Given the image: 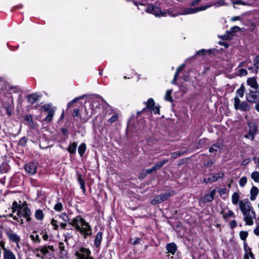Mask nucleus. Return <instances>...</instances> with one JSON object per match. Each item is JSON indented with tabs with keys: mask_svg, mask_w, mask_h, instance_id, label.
<instances>
[{
	"mask_svg": "<svg viewBox=\"0 0 259 259\" xmlns=\"http://www.w3.org/2000/svg\"><path fill=\"white\" fill-rule=\"evenodd\" d=\"M60 217L65 222H69V224L74 227L76 230L84 235V238H86L88 236H91L92 235L90 226L81 217L77 216L75 218H73L70 222H69L70 220L68 216L65 213H62L60 215Z\"/></svg>",
	"mask_w": 259,
	"mask_h": 259,
	"instance_id": "f257e3e1",
	"label": "nucleus"
},
{
	"mask_svg": "<svg viewBox=\"0 0 259 259\" xmlns=\"http://www.w3.org/2000/svg\"><path fill=\"white\" fill-rule=\"evenodd\" d=\"M13 212L17 211V214L20 218L24 217L26 220L29 222L31 220L30 215L31 212L30 208L26 206H18L16 201H14L12 205Z\"/></svg>",
	"mask_w": 259,
	"mask_h": 259,
	"instance_id": "f03ea898",
	"label": "nucleus"
},
{
	"mask_svg": "<svg viewBox=\"0 0 259 259\" xmlns=\"http://www.w3.org/2000/svg\"><path fill=\"white\" fill-rule=\"evenodd\" d=\"M234 106L236 110H241L243 111H249L250 109V106L246 102H241L238 96H236L234 99Z\"/></svg>",
	"mask_w": 259,
	"mask_h": 259,
	"instance_id": "7ed1b4c3",
	"label": "nucleus"
},
{
	"mask_svg": "<svg viewBox=\"0 0 259 259\" xmlns=\"http://www.w3.org/2000/svg\"><path fill=\"white\" fill-rule=\"evenodd\" d=\"M174 194V192L173 191L161 194L159 195L156 196L151 201V203L153 205L160 203L167 200Z\"/></svg>",
	"mask_w": 259,
	"mask_h": 259,
	"instance_id": "20e7f679",
	"label": "nucleus"
},
{
	"mask_svg": "<svg viewBox=\"0 0 259 259\" xmlns=\"http://www.w3.org/2000/svg\"><path fill=\"white\" fill-rule=\"evenodd\" d=\"M242 213L244 215L243 220L244 221L245 224L248 226L252 225L253 224V220L256 218V214L253 210V208Z\"/></svg>",
	"mask_w": 259,
	"mask_h": 259,
	"instance_id": "39448f33",
	"label": "nucleus"
},
{
	"mask_svg": "<svg viewBox=\"0 0 259 259\" xmlns=\"http://www.w3.org/2000/svg\"><path fill=\"white\" fill-rule=\"evenodd\" d=\"M4 232L10 241L16 243H19L20 241V237L14 233L10 227H6L4 228Z\"/></svg>",
	"mask_w": 259,
	"mask_h": 259,
	"instance_id": "423d86ee",
	"label": "nucleus"
},
{
	"mask_svg": "<svg viewBox=\"0 0 259 259\" xmlns=\"http://www.w3.org/2000/svg\"><path fill=\"white\" fill-rule=\"evenodd\" d=\"M145 11L149 13L152 14L154 15L155 16H162L164 17L166 16V13L163 12L158 7L154 6L153 5H149Z\"/></svg>",
	"mask_w": 259,
	"mask_h": 259,
	"instance_id": "0eeeda50",
	"label": "nucleus"
},
{
	"mask_svg": "<svg viewBox=\"0 0 259 259\" xmlns=\"http://www.w3.org/2000/svg\"><path fill=\"white\" fill-rule=\"evenodd\" d=\"M89 249L81 247L78 251L75 252V255L76 256V259H89L91 257Z\"/></svg>",
	"mask_w": 259,
	"mask_h": 259,
	"instance_id": "6e6552de",
	"label": "nucleus"
},
{
	"mask_svg": "<svg viewBox=\"0 0 259 259\" xmlns=\"http://www.w3.org/2000/svg\"><path fill=\"white\" fill-rule=\"evenodd\" d=\"M224 176V174L222 171L217 174H210L207 178H204L203 181L206 183L214 182L223 178Z\"/></svg>",
	"mask_w": 259,
	"mask_h": 259,
	"instance_id": "1a4fd4ad",
	"label": "nucleus"
},
{
	"mask_svg": "<svg viewBox=\"0 0 259 259\" xmlns=\"http://www.w3.org/2000/svg\"><path fill=\"white\" fill-rule=\"evenodd\" d=\"M0 246L4 251V259H16V256L14 253L11 250L5 247L4 242L0 243Z\"/></svg>",
	"mask_w": 259,
	"mask_h": 259,
	"instance_id": "9d476101",
	"label": "nucleus"
},
{
	"mask_svg": "<svg viewBox=\"0 0 259 259\" xmlns=\"http://www.w3.org/2000/svg\"><path fill=\"white\" fill-rule=\"evenodd\" d=\"M239 208L242 213L253 209L250 202L247 199L239 201Z\"/></svg>",
	"mask_w": 259,
	"mask_h": 259,
	"instance_id": "9b49d317",
	"label": "nucleus"
},
{
	"mask_svg": "<svg viewBox=\"0 0 259 259\" xmlns=\"http://www.w3.org/2000/svg\"><path fill=\"white\" fill-rule=\"evenodd\" d=\"M216 193V189H214L211 191L210 193L206 194L204 196H202L200 198V200L203 203H205L207 202H210L212 201L214 199V196Z\"/></svg>",
	"mask_w": 259,
	"mask_h": 259,
	"instance_id": "f8f14e48",
	"label": "nucleus"
},
{
	"mask_svg": "<svg viewBox=\"0 0 259 259\" xmlns=\"http://www.w3.org/2000/svg\"><path fill=\"white\" fill-rule=\"evenodd\" d=\"M240 30V28L235 26L231 27L230 31H227L226 33L222 36L223 39L229 40L232 37V33Z\"/></svg>",
	"mask_w": 259,
	"mask_h": 259,
	"instance_id": "ddd939ff",
	"label": "nucleus"
},
{
	"mask_svg": "<svg viewBox=\"0 0 259 259\" xmlns=\"http://www.w3.org/2000/svg\"><path fill=\"white\" fill-rule=\"evenodd\" d=\"M25 169L27 173L32 175L36 171V166L34 163L29 162L26 165Z\"/></svg>",
	"mask_w": 259,
	"mask_h": 259,
	"instance_id": "4468645a",
	"label": "nucleus"
},
{
	"mask_svg": "<svg viewBox=\"0 0 259 259\" xmlns=\"http://www.w3.org/2000/svg\"><path fill=\"white\" fill-rule=\"evenodd\" d=\"M255 93V92L250 91L249 94L246 95V100L251 103H255L257 99V96Z\"/></svg>",
	"mask_w": 259,
	"mask_h": 259,
	"instance_id": "2eb2a0df",
	"label": "nucleus"
},
{
	"mask_svg": "<svg viewBox=\"0 0 259 259\" xmlns=\"http://www.w3.org/2000/svg\"><path fill=\"white\" fill-rule=\"evenodd\" d=\"M247 83L248 85L255 90L258 88V85L255 77L248 78L247 80Z\"/></svg>",
	"mask_w": 259,
	"mask_h": 259,
	"instance_id": "dca6fc26",
	"label": "nucleus"
},
{
	"mask_svg": "<svg viewBox=\"0 0 259 259\" xmlns=\"http://www.w3.org/2000/svg\"><path fill=\"white\" fill-rule=\"evenodd\" d=\"M259 190L255 186H253L250 191V199L251 201H254L258 194Z\"/></svg>",
	"mask_w": 259,
	"mask_h": 259,
	"instance_id": "f3484780",
	"label": "nucleus"
},
{
	"mask_svg": "<svg viewBox=\"0 0 259 259\" xmlns=\"http://www.w3.org/2000/svg\"><path fill=\"white\" fill-rule=\"evenodd\" d=\"M168 162V160L167 159H164L161 161L157 162L152 166L153 169H154V171H156Z\"/></svg>",
	"mask_w": 259,
	"mask_h": 259,
	"instance_id": "a211bd4d",
	"label": "nucleus"
},
{
	"mask_svg": "<svg viewBox=\"0 0 259 259\" xmlns=\"http://www.w3.org/2000/svg\"><path fill=\"white\" fill-rule=\"evenodd\" d=\"M166 249L168 252L174 254L177 250V245L175 243H170L166 245Z\"/></svg>",
	"mask_w": 259,
	"mask_h": 259,
	"instance_id": "6ab92c4d",
	"label": "nucleus"
},
{
	"mask_svg": "<svg viewBox=\"0 0 259 259\" xmlns=\"http://www.w3.org/2000/svg\"><path fill=\"white\" fill-rule=\"evenodd\" d=\"M249 132L250 133L256 135L257 132V127L254 122H248Z\"/></svg>",
	"mask_w": 259,
	"mask_h": 259,
	"instance_id": "aec40b11",
	"label": "nucleus"
},
{
	"mask_svg": "<svg viewBox=\"0 0 259 259\" xmlns=\"http://www.w3.org/2000/svg\"><path fill=\"white\" fill-rule=\"evenodd\" d=\"M100 105V102L98 99H94L93 100L92 103V114H95L97 112V109L98 108V106Z\"/></svg>",
	"mask_w": 259,
	"mask_h": 259,
	"instance_id": "412c9836",
	"label": "nucleus"
},
{
	"mask_svg": "<svg viewBox=\"0 0 259 259\" xmlns=\"http://www.w3.org/2000/svg\"><path fill=\"white\" fill-rule=\"evenodd\" d=\"M39 96L36 94H30L27 96L28 102L30 104H33L38 100Z\"/></svg>",
	"mask_w": 259,
	"mask_h": 259,
	"instance_id": "4be33fe9",
	"label": "nucleus"
},
{
	"mask_svg": "<svg viewBox=\"0 0 259 259\" xmlns=\"http://www.w3.org/2000/svg\"><path fill=\"white\" fill-rule=\"evenodd\" d=\"M221 213L223 214V218L225 219H228L229 218H235V215L233 211L231 210H228L227 211L225 212L222 211Z\"/></svg>",
	"mask_w": 259,
	"mask_h": 259,
	"instance_id": "5701e85b",
	"label": "nucleus"
},
{
	"mask_svg": "<svg viewBox=\"0 0 259 259\" xmlns=\"http://www.w3.org/2000/svg\"><path fill=\"white\" fill-rule=\"evenodd\" d=\"M77 144L75 142H73L72 144H70L67 150L69 153L70 154H74L76 152V150L77 148Z\"/></svg>",
	"mask_w": 259,
	"mask_h": 259,
	"instance_id": "b1692460",
	"label": "nucleus"
},
{
	"mask_svg": "<svg viewBox=\"0 0 259 259\" xmlns=\"http://www.w3.org/2000/svg\"><path fill=\"white\" fill-rule=\"evenodd\" d=\"M102 239V235L101 232H99L96 235L95 239V244L96 247H99L100 245Z\"/></svg>",
	"mask_w": 259,
	"mask_h": 259,
	"instance_id": "393cba45",
	"label": "nucleus"
},
{
	"mask_svg": "<svg viewBox=\"0 0 259 259\" xmlns=\"http://www.w3.org/2000/svg\"><path fill=\"white\" fill-rule=\"evenodd\" d=\"M197 13L196 8H187L184 9L182 13L180 14L181 15H187L191 14Z\"/></svg>",
	"mask_w": 259,
	"mask_h": 259,
	"instance_id": "a878e982",
	"label": "nucleus"
},
{
	"mask_svg": "<svg viewBox=\"0 0 259 259\" xmlns=\"http://www.w3.org/2000/svg\"><path fill=\"white\" fill-rule=\"evenodd\" d=\"M253 65L254 66V73L257 74L259 69V55L255 57L253 60Z\"/></svg>",
	"mask_w": 259,
	"mask_h": 259,
	"instance_id": "bb28decb",
	"label": "nucleus"
},
{
	"mask_svg": "<svg viewBox=\"0 0 259 259\" xmlns=\"http://www.w3.org/2000/svg\"><path fill=\"white\" fill-rule=\"evenodd\" d=\"M4 107L6 109L7 113L9 115H11L12 113V111L13 109V105L12 103H5L4 105Z\"/></svg>",
	"mask_w": 259,
	"mask_h": 259,
	"instance_id": "cd10ccee",
	"label": "nucleus"
},
{
	"mask_svg": "<svg viewBox=\"0 0 259 259\" xmlns=\"http://www.w3.org/2000/svg\"><path fill=\"white\" fill-rule=\"evenodd\" d=\"M54 250L53 246H45L41 249H39L40 251L43 255H46L49 253V250Z\"/></svg>",
	"mask_w": 259,
	"mask_h": 259,
	"instance_id": "c85d7f7f",
	"label": "nucleus"
},
{
	"mask_svg": "<svg viewBox=\"0 0 259 259\" xmlns=\"http://www.w3.org/2000/svg\"><path fill=\"white\" fill-rule=\"evenodd\" d=\"M77 180L80 184V188L83 191H85V183L83 180L81 178L80 174L77 172Z\"/></svg>",
	"mask_w": 259,
	"mask_h": 259,
	"instance_id": "c756f323",
	"label": "nucleus"
},
{
	"mask_svg": "<svg viewBox=\"0 0 259 259\" xmlns=\"http://www.w3.org/2000/svg\"><path fill=\"white\" fill-rule=\"evenodd\" d=\"M35 217L37 220H42L44 217L42 211L40 209L36 210L35 213Z\"/></svg>",
	"mask_w": 259,
	"mask_h": 259,
	"instance_id": "7c9ffc66",
	"label": "nucleus"
},
{
	"mask_svg": "<svg viewBox=\"0 0 259 259\" xmlns=\"http://www.w3.org/2000/svg\"><path fill=\"white\" fill-rule=\"evenodd\" d=\"M86 150V145L84 143H81L78 147V152L79 154L82 156Z\"/></svg>",
	"mask_w": 259,
	"mask_h": 259,
	"instance_id": "2f4dec72",
	"label": "nucleus"
},
{
	"mask_svg": "<svg viewBox=\"0 0 259 259\" xmlns=\"http://www.w3.org/2000/svg\"><path fill=\"white\" fill-rule=\"evenodd\" d=\"M245 90L244 85L243 84H241L240 88L236 91V94L240 98H242L244 96Z\"/></svg>",
	"mask_w": 259,
	"mask_h": 259,
	"instance_id": "473e14b6",
	"label": "nucleus"
},
{
	"mask_svg": "<svg viewBox=\"0 0 259 259\" xmlns=\"http://www.w3.org/2000/svg\"><path fill=\"white\" fill-rule=\"evenodd\" d=\"M239 200V195L237 192H235L232 196V202L233 204H237Z\"/></svg>",
	"mask_w": 259,
	"mask_h": 259,
	"instance_id": "72a5a7b5",
	"label": "nucleus"
},
{
	"mask_svg": "<svg viewBox=\"0 0 259 259\" xmlns=\"http://www.w3.org/2000/svg\"><path fill=\"white\" fill-rule=\"evenodd\" d=\"M172 92V90H168L166 91V92L165 93V95L164 96V99L165 100H166L167 101L171 102H172L173 99L171 96Z\"/></svg>",
	"mask_w": 259,
	"mask_h": 259,
	"instance_id": "f704fd0d",
	"label": "nucleus"
},
{
	"mask_svg": "<svg viewBox=\"0 0 259 259\" xmlns=\"http://www.w3.org/2000/svg\"><path fill=\"white\" fill-rule=\"evenodd\" d=\"M251 178L256 183H259V172L253 171L250 175Z\"/></svg>",
	"mask_w": 259,
	"mask_h": 259,
	"instance_id": "c9c22d12",
	"label": "nucleus"
},
{
	"mask_svg": "<svg viewBox=\"0 0 259 259\" xmlns=\"http://www.w3.org/2000/svg\"><path fill=\"white\" fill-rule=\"evenodd\" d=\"M154 105L155 102L154 100L152 98H150L147 102V108L151 110L154 106Z\"/></svg>",
	"mask_w": 259,
	"mask_h": 259,
	"instance_id": "e433bc0d",
	"label": "nucleus"
},
{
	"mask_svg": "<svg viewBox=\"0 0 259 259\" xmlns=\"http://www.w3.org/2000/svg\"><path fill=\"white\" fill-rule=\"evenodd\" d=\"M222 145L221 144H214L209 149V151L211 153L213 151H217L218 149L221 148Z\"/></svg>",
	"mask_w": 259,
	"mask_h": 259,
	"instance_id": "4c0bfd02",
	"label": "nucleus"
},
{
	"mask_svg": "<svg viewBox=\"0 0 259 259\" xmlns=\"http://www.w3.org/2000/svg\"><path fill=\"white\" fill-rule=\"evenodd\" d=\"M212 6H214L215 7H220V6H226L227 5L226 3L223 0H220V1H219L212 4Z\"/></svg>",
	"mask_w": 259,
	"mask_h": 259,
	"instance_id": "58836bf2",
	"label": "nucleus"
},
{
	"mask_svg": "<svg viewBox=\"0 0 259 259\" xmlns=\"http://www.w3.org/2000/svg\"><path fill=\"white\" fill-rule=\"evenodd\" d=\"M118 117L117 114H114L107 120V122L112 124L118 119Z\"/></svg>",
	"mask_w": 259,
	"mask_h": 259,
	"instance_id": "ea45409f",
	"label": "nucleus"
},
{
	"mask_svg": "<svg viewBox=\"0 0 259 259\" xmlns=\"http://www.w3.org/2000/svg\"><path fill=\"white\" fill-rule=\"evenodd\" d=\"M239 236L241 240L244 241L246 240L248 236V232L247 231H240L239 233Z\"/></svg>",
	"mask_w": 259,
	"mask_h": 259,
	"instance_id": "a19ab883",
	"label": "nucleus"
},
{
	"mask_svg": "<svg viewBox=\"0 0 259 259\" xmlns=\"http://www.w3.org/2000/svg\"><path fill=\"white\" fill-rule=\"evenodd\" d=\"M211 6H212V5L209 4V5H207L205 6H201L200 7L196 8L197 12H198L199 11H205V10L211 7Z\"/></svg>",
	"mask_w": 259,
	"mask_h": 259,
	"instance_id": "79ce46f5",
	"label": "nucleus"
},
{
	"mask_svg": "<svg viewBox=\"0 0 259 259\" xmlns=\"http://www.w3.org/2000/svg\"><path fill=\"white\" fill-rule=\"evenodd\" d=\"M247 182V178L245 177H242L239 180V185L241 187H244Z\"/></svg>",
	"mask_w": 259,
	"mask_h": 259,
	"instance_id": "37998d69",
	"label": "nucleus"
},
{
	"mask_svg": "<svg viewBox=\"0 0 259 259\" xmlns=\"http://www.w3.org/2000/svg\"><path fill=\"white\" fill-rule=\"evenodd\" d=\"M63 209V205L59 202L54 206V209L57 211H61Z\"/></svg>",
	"mask_w": 259,
	"mask_h": 259,
	"instance_id": "c03bdc74",
	"label": "nucleus"
},
{
	"mask_svg": "<svg viewBox=\"0 0 259 259\" xmlns=\"http://www.w3.org/2000/svg\"><path fill=\"white\" fill-rule=\"evenodd\" d=\"M25 120L28 122L29 125H32V124H33L32 118L31 115H27L26 116H25Z\"/></svg>",
	"mask_w": 259,
	"mask_h": 259,
	"instance_id": "a18cd8bd",
	"label": "nucleus"
},
{
	"mask_svg": "<svg viewBox=\"0 0 259 259\" xmlns=\"http://www.w3.org/2000/svg\"><path fill=\"white\" fill-rule=\"evenodd\" d=\"M30 238L32 240L35 242H40V239L39 238V236L38 235H31Z\"/></svg>",
	"mask_w": 259,
	"mask_h": 259,
	"instance_id": "49530a36",
	"label": "nucleus"
},
{
	"mask_svg": "<svg viewBox=\"0 0 259 259\" xmlns=\"http://www.w3.org/2000/svg\"><path fill=\"white\" fill-rule=\"evenodd\" d=\"M185 67V64H183L181 65L180 66H179L177 68L176 73L178 74L179 75V74L181 72V71L184 69Z\"/></svg>",
	"mask_w": 259,
	"mask_h": 259,
	"instance_id": "de8ad7c7",
	"label": "nucleus"
},
{
	"mask_svg": "<svg viewBox=\"0 0 259 259\" xmlns=\"http://www.w3.org/2000/svg\"><path fill=\"white\" fill-rule=\"evenodd\" d=\"M247 74H248L247 71L245 69H240L239 70V75L240 76H246L247 75Z\"/></svg>",
	"mask_w": 259,
	"mask_h": 259,
	"instance_id": "09e8293b",
	"label": "nucleus"
},
{
	"mask_svg": "<svg viewBox=\"0 0 259 259\" xmlns=\"http://www.w3.org/2000/svg\"><path fill=\"white\" fill-rule=\"evenodd\" d=\"M233 5H244V6L251 5L250 4H247L243 1H240V0L233 2Z\"/></svg>",
	"mask_w": 259,
	"mask_h": 259,
	"instance_id": "8fccbe9b",
	"label": "nucleus"
},
{
	"mask_svg": "<svg viewBox=\"0 0 259 259\" xmlns=\"http://www.w3.org/2000/svg\"><path fill=\"white\" fill-rule=\"evenodd\" d=\"M53 116V113L51 112H50L49 113L48 116L45 118V120L46 122H50L52 119Z\"/></svg>",
	"mask_w": 259,
	"mask_h": 259,
	"instance_id": "3c124183",
	"label": "nucleus"
},
{
	"mask_svg": "<svg viewBox=\"0 0 259 259\" xmlns=\"http://www.w3.org/2000/svg\"><path fill=\"white\" fill-rule=\"evenodd\" d=\"M255 136V135H254L253 134L248 132V134L247 135H246L245 136V137L246 138L249 139L251 140V141H252L254 140Z\"/></svg>",
	"mask_w": 259,
	"mask_h": 259,
	"instance_id": "603ef678",
	"label": "nucleus"
},
{
	"mask_svg": "<svg viewBox=\"0 0 259 259\" xmlns=\"http://www.w3.org/2000/svg\"><path fill=\"white\" fill-rule=\"evenodd\" d=\"M151 110H152L155 114H159L160 113L159 107L158 106L153 107Z\"/></svg>",
	"mask_w": 259,
	"mask_h": 259,
	"instance_id": "864d4df0",
	"label": "nucleus"
},
{
	"mask_svg": "<svg viewBox=\"0 0 259 259\" xmlns=\"http://www.w3.org/2000/svg\"><path fill=\"white\" fill-rule=\"evenodd\" d=\"M57 221L55 219H53L51 220V224L54 226V229L57 230L58 228V226L57 224Z\"/></svg>",
	"mask_w": 259,
	"mask_h": 259,
	"instance_id": "5fc2aeb1",
	"label": "nucleus"
},
{
	"mask_svg": "<svg viewBox=\"0 0 259 259\" xmlns=\"http://www.w3.org/2000/svg\"><path fill=\"white\" fill-rule=\"evenodd\" d=\"M26 142H27L26 138L25 137H23V138H22L20 140V141L19 142V145L23 146L26 143Z\"/></svg>",
	"mask_w": 259,
	"mask_h": 259,
	"instance_id": "6e6d98bb",
	"label": "nucleus"
},
{
	"mask_svg": "<svg viewBox=\"0 0 259 259\" xmlns=\"http://www.w3.org/2000/svg\"><path fill=\"white\" fill-rule=\"evenodd\" d=\"M181 153L179 152H173L171 154V157L172 158H176L181 155Z\"/></svg>",
	"mask_w": 259,
	"mask_h": 259,
	"instance_id": "4d7b16f0",
	"label": "nucleus"
},
{
	"mask_svg": "<svg viewBox=\"0 0 259 259\" xmlns=\"http://www.w3.org/2000/svg\"><path fill=\"white\" fill-rule=\"evenodd\" d=\"M254 234L257 236H259V225H257L253 230Z\"/></svg>",
	"mask_w": 259,
	"mask_h": 259,
	"instance_id": "13d9d810",
	"label": "nucleus"
},
{
	"mask_svg": "<svg viewBox=\"0 0 259 259\" xmlns=\"http://www.w3.org/2000/svg\"><path fill=\"white\" fill-rule=\"evenodd\" d=\"M218 192L220 193V194L221 195H224L226 193L227 190L225 188H222V189L220 188L218 189Z\"/></svg>",
	"mask_w": 259,
	"mask_h": 259,
	"instance_id": "bf43d9fd",
	"label": "nucleus"
},
{
	"mask_svg": "<svg viewBox=\"0 0 259 259\" xmlns=\"http://www.w3.org/2000/svg\"><path fill=\"white\" fill-rule=\"evenodd\" d=\"M205 52H206V50H204V49H202L200 51H199L198 52H197L196 53V55H199V56H201V55H204L205 53Z\"/></svg>",
	"mask_w": 259,
	"mask_h": 259,
	"instance_id": "052dcab7",
	"label": "nucleus"
},
{
	"mask_svg": "<svg viewBox=\"0 0 259 259\" xmlns=\"http://www.w3.org/2000/svg\"><path fill=\"white\" fill-rule=\"evenodd\" d=\"M236 225H237V223H236V221H235V220L232 221L230 224V227L231 228H235L236 226Z\"/></svg>",
	"mask_w": 259,
	"mask_h": 259,
	"instance_id": "680f3d73",
	"label": "nucleus"
},
{
	"mask_svg": "<svg viewBox=\"0 0 259 259\" xmlns=\"http://www.w3.org/2000/svg\"><path fill=\"white\" fill-rule=\"evenodd\" d=\"M202 0H195L194 1H193L191 4V6H196V5H198L199 4V3Z\"/></svg>",
	"mask_w": 259,
	"mask_h": 259,
	"instance_id": "e2e57ef3",
	"label": "nucleus"
},
{
	"mask_svg": "<svg viewBox=\"0 0 259 259\" xmlns=\"http://www.w3.org/2000/svg\"><path fill=\"white\" fill-rule=\"evenodd\" d=\"M178 76H179V74H176L175 73V74L174 75V77L172 80L171 81V83L176 84V81L177 80V79L178 78Z\"/></svg>",
	"mask_w": 259,
	"mask_h": 259,
	"instance_id": "0e129e2a",
	"label": "nucleus"
},
{
	"mask_svg": "<svg viewBox=\"0 0 259 259\" xmlns=\"http://www.w3.org/2000/svg\"><path fill=\"white\" fill-rule=\"evenodd\" d=\"M79 110L78 109H76L74 110L73 113V116L74 117H76L79 115Z\"/></svg>",
	"mask_w": 259,
	"mask_h": 259,
	"instance_id": "69168bd1",
	"label": "nucleus"
},
{
	"mask_svg": "<svg viewBox=\"0 0 259 259\" xmlns=\"http://www.w3.org/2000/svg\"><path fill=\"white\" fill-rule=\"evenodd\" d=\"M140 241H141V238H137L132 242V244L134 245H136L137 244H139L140 242Z\"/></svg>",
	"mask_w": 259,
	"mask_h": 259,
	"instance_id": "338daca9",
	"label": "nucleus"
},
{
	"mask_svg": "<svg viewBox=\"0 0 259 259\" xmlns=\"http://www.w3.org/2000/svg\"><path fill=\"white\" fill-rule=\"evenodd\" d=\"M155 171L153 167H152L151 168L147 169L145 170V172L146 174H150L152 172Z\"/></svg>",
	"mask_w": 259,
	"mask_h": 259,
	"instance_id": "774afa93",
	"label": "nucleus"
}]
</instances>
